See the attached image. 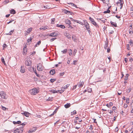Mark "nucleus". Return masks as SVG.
I'll use <instances>...</instances> for the list:
<instances>
[{"instance_id":"f257e3e1","label":"nucleus","mask_w":133,"mask_h":133,"mask_svg":"<svg viewBox=\"0 0 133 133\" xmlns=\"http://www.w3.org/2000/svg\"><path fill=\"white\" fill-rule=\"evenodd\" d=\"M83 25L85 27L86 29L88 30L89 33L90 32V29L89 24L86 21H84Z\"/></svg>"},{"instance_id":"f03ea898","label":"nucleus","mask_w":133,"mask_h":133,"mask_svg":"<svg viewBox=\"0 0 133 133\" xmlns=\"http://www.w3.org/2000/svg\"><path fill=\"white\" fill-rule=\"evenodd\" d=\"M37 68L38 70L39 71H42L44 67L41 63L37 64Z\"/></svg>"},{"instance_id":"7ed1b4c3","label":"nucleus","mask_w":133,"mask_h":133,"mask_svg":"<svg viewBox=\"0 0 133 133\" xmlns=\"http://www.w3.org/2000/svg\"><path fill=\"white\" fill-rule=\"evenodd\" d=\"M29 92L31 95H35L38 93V91L36 88H34L29 90Z\"/></svg>"},{"instance_id":"20e7f679","label":"nucleus","mask_w":133,"mask_h":133,"mask_svg":"<svg viewBox=\"0 0 133 133\" xmlns=\"http://www.w3.org/2000/svg\"><path fill=\"white\" fill-rule=\"evenodd\" d=\"M25 63L27 66H31L32 65L31 61L30 60V58H28L26 59Z\"/></svg>"},{"instance_id":"39448f33","label":"nucleus","mask_w":133,"mask_h":133,"mask_svg":"<svg viewBox=\"0 0 133 133\" xmlns=\"http://www.w3.org/2000/svg\"><path fill=\"white\" fill-rule=\"evenodd\" d=\"M0 95L2 98L6 99V95L5 93L3 91H1L0 92Z\"/></svg>"},{"instance_id":"423d86ee","label":"nucleus","mask_w":133,"mask_h":133,"mask_svg":"<svg viewBox=\"0 0 133 133\" xmlns=\"http://www.w3.org/2000/svg\"><path fill=\"white\" fill-rule=\"evenodd\" d=\"M48 35L51 37H56L59 34L57 32H54L51 33Z\"/></svg>"},{"instance_id":"0eeeda50","label":"nucleus","mask_w":133,"mask_h":133,"mask_svg":"<svg viewBox=\"0 0 133 133\" xmlns=\"http://www.w3.org/2000/svg\"><path fill=\"white\" fill-rule=\"evenodd\" d=\"M89 19L93 24L96 27L97 26V25L93 19L90 17L89 18Z\"/></svg>"},{"instance_id":"6e6552de","label":"nucleus","mask_w":133,"mask_h":133,"mask_svg":"<svg viewBox=\"0 0 133 133\" xmlns=\"http://www.w3.org/2000/svg\"><path fill=\"white\" fill-rule=\"evenodd\" d=\"M21 114L26 117H28L29 116V115L30 114L28 112H24L22 113Z\"/></svg>"},{"instance_id":"1a4fd4ad","label":"nucleus","mask_w":133,"mask_h":133,"mask_svg":"<svg viewBox=\"0 0 133 133\" xmlns=\"http://www.w3.org/2000/svg\"><path fill=\"white\" fill-rule=\"evenodd\" d=\"M117 4H120L121 6V7H120V9H121L122 8L123 6V2H122L121 0H120L119 2H117Z\"/></svg>"},{"instance_id":"9d476101","label":"nucleus","mask_w":133,"mask_h":133,"mask_svg":"<svg viewBox=\"0 0 133 133\" xmlns=\"http://www.w3.org/2000/svg\"><path fill=\"white\" fill-rule=\"evenodd\" d=\"M65 36L68 39H70L71 38V35L69 34L65 33Z\"/></svg>"},{"instance_id":"9b49d317","label":"nucleus","mask_w":133,"mask_h":133,"mask_svg":"<svg viewBox=\"0 0 133 133\" xmlns=\"http://www.w3.org/2000/svg\"><path fill=\"white\" fill-rule=\"evenodd\" d=\"M27 51V50L26 49V47L25 46L24 47L23 49V54H25L26 53V52Z\"/></svg>"},{"instance_id":"f8f14e48","label":"nucleus","mask_w":133,"mask_h":133,"mask_svg":"<svg viewBox=\"0 0 133 133\" xmlns=\"http://www.w3.org/2000/svg\"><path fill=\"white\" fill-rule=\"evenodd\" d=\"M56 26L58 27H59L63 29H64L65 28V26L63 25H60L58 24H57Z\"/></svg>"},{"instance_id":"ddd939ff","label":"nucleus","mask_w":133,"mask_h":133,"mask_svg":"<svg viewBox=\"0 0 133 133\" xmlns=\"http://www.w3.org/2000/svg\"><path fill=\"white\" fill-rule=\"evenodd\" d=\"M71 104L70 103H67L64 105V107L66 108H68L70 106Z\"/></svg>"},{"instance_id":"4468645a","label":"nucleus","mask_w":133,"mask_h":133,"mask_svg":"<svg viewBox=\"0 0 133 133\" xmlns=\"http://www.w3.org/2000/svg\"><path fill=\"white\" fill-rule=\"evenodd\" d=\"M20 71L22 73H24L25 72V70L24 69V67H23L22 66H21Z\"/></svg>"},{"instance_id":"2eb2a0df","label":"nucleus","mask_w":133,"mask_h":133,"mask_svg":"<svg viewBox=\"0 0 133 133\" xmlns=\"http://www.w3.org/2000/svg\"><path fill=\"white\" fill-rule=\"evenodd\" d=\"M10 13L11 14H14L16 13V11L14 9H12L10 10Z\"/></svg>"},{"instance_id":"dca6fc26","label":"nucleus","mask_w":133,"mask_h":133,"mask_svg":"<svg viewBox=\"0 0 133 133\" xmlns=\"http://www.w3.org/2000/svg\"><path fill=\"white\" fill-rule=\"evenodd\" d=\"M68 53H69V55L70 56H71L72 55V50L71 49H69L68 50Z\"/></svg>"},{"instance_id":"f3484780","label":"nucleus","mask_w":133,"mask_h":133,"mask_svg":"<svg viewBox=\"0 0 133 133\" xmlns=\"http://www.w3.org/2000/svg\"><path fill=\"white\" fill-rule=\"evenodd\" d=\"M110 23L112 25L114 26H117V24L116 23H114L112 21H111Z\"/></svg>"},{"instance_id":"a211bd4d","label":"nucleus","mask_w":133,"mask_h":133,"mask_svg":"<svg viewBox=\"0 0 133 133\" xmlns=\"http://www.w3.org/2000/svg\"><path fill=\"white\" fill-rule=\"evenodd\" d=\"M50 73L51 74L53 75L55 73V70L54 69L51 70L50 71Z\"/></svg>"},{"instance_id":"6ab92c4d","label":"nucleus","mask_w":133,"mask_h":133,"mask_svg":"<svg viewBox=\"0 0 133 133\" xmlns=\"http://www.w3.org/2000/svg\"><path fill=\"white\" fill-rule=\"evenodd\" d=\"M113 105V103L112 102H110L109 104H107L106 105V106L108 108H110L111 106Z\"/></svg>"},{"instance_id":"aec40b11","label":"nucleus","mask_w":133,"mask_h":133,"mask_svg":"<svg viewBox=\"0 0 133 133\" xmlns=\"http://www.w3.org/2000/svg\"><path fill=\"white\" fill-rule=\"evenodd\" d=\"M32 29V28H28L26 31V32L28 34L31 31Z\"/></svg>"},{"instance_id":"412c9836","label":"nucleus","mask_w":133,"mask_h":133,"mask_svg":"<svg viewBox=\"0 0 133 133\" xmlns=\"http://www.w3.org/2000/svg\"><path fill=\"white\" fill-rule=\"evenodd\" d=\"M84 84V83L83 82H80L78 85L79 87H82Z\"/></svg>"},{"instance_id":"4be33fe9","label":"nucleus","mask_w":133,"mask_h":133,"mask_svg":"<svg viewBox=\"0 0 133 133\" xmlns=\"http://www.w3.org/2000/svg\"><path fill=\"white\" fill-rule=\"evenodd\" d=\"M21 123V122L20 121H18L17 122L13 121V123L14 124H19Z\"/></svg>"},{"instance_id":"5701e85b","label":"nucleus","mask_w":133,"mask_h":133,"mask_svg":"<svg viewBox=\"0 0 133 133\" xmlns=\"http://www.w3.org/2000/svg\"><path fill=\"white\" fill-rule=\"evenodd\" d=\"M36 129V128L34 127L33 128L31 129L30 130L31 131V132H32L35 131Z\"/></svg>"},{"instance_id":"b1692460","label":"nucleus","mask_w":133,"mask_h":133,"mask_svg":"<svg viewBox=\"0 0 133 133\" xmlns=\"http://www.w3.org/2000/svg\"><path fill=\"white\" fill-rule=\"evenodd\" d=\"M19 129L18 128L16 129L14 131V133H19Z\"/></svg>"},{"instance_id":"393cba45","label":"nucleus","mask_w":133,"mask_h":133,"mask_svg":"<svg viewBox=\"0 0 133 133\" xmlns=\"http://www.w3.org/2000/svg\"><path fill=\"white\" fill-rule=\"evenodd\" d=\"M28 70L31 72H32L33 71H34V68L33 67H31L30 68H29Z\"/></svg>"},{"instance_id":"a878e982","label":"nucleus","mask_w":133,"mask_h":133,"mask_svg":"<svg viewBox=\"0 0 133 133\" xmlns=\"http://www.w3.org/2000/svg\"><path fill=\"white\" fill-rule=\"evenodd\" d=\"M65 22L66 24L69 25H70L71 24V21L70 20H66Z\"/></svg>"},{"instance_id":"bb28decb","label":"nucleus","mask_w":133,"mask_h":133,"mask_svg":"<svg viewBox=\"0 0 133 133\" xmlns=\"http://www.w3.org/2000/svg\"><path fill=\"white\" fill-rule=\"evenodd\" d=\"M14 30H12L10 31V32L6 34L7 35H11L12 33L13 32Z\"/></svg>"},{"instance_id":"cd10ccee","label":"nucleus","mask_w":133,"mask_h":133,"mask_svg":"<svg viewBox=\"0 0 133 133\" xmlns=\"http://www.w3.org/2000/svg\"><path fill=\"white\" fill-rule=\"evenodd\" d=\"M67 51V49H65L61 51V52L63 53V54H66V53Z\"/></svg>"},{"instance_id":"c85d7f7f","label":"nucleus","mask_w":133,"mask_h":133,"mask_svg":"<svg viewBox=\"0 0 133 133\" xmlns=\"http://www.w3.org/2000/svg\"><path fill=\"white\" fill-rule=\"evenodd\" d=\"M64 12L66 14H69L70 13H71V12L65 9L64 10Z\"/></svg>"},{"instance_id":"c756f323","label":"nucleus","mask_w":133,"mask_h":133,"mask_svg":"<svg viewBox=\"0 0 133 133\" xmlns=\"http://www.w3.org/2000/svg\"><path fill=\"white\" fill-rule=\"evenodd\" d=\"M1 61L3 64H4L5 65V63L4 61V59L3 57H2L1 58Z\"/></svg>"},{"instance_id":"7c9ffc66","label":"nucleus","mask_w":133,"mask_h":133,"mask_svg":"<svg viewBox=\"0 0 133 133\" xmlns=\"http://www.w3.org/2000/svg\"><path fill=\"white\" fill-rule=\"evenodd\" d=\"M64 91V90H63L62 92L61 90H57V91L56 90L55 92H56V93H61L62 92H63Z\"/></svg>"},{"instance_id":"2f4dec72","label":"nucleus","mask_w":133,"mask_h":133,"mask_svg":"<svg viewBox=\"0 0 133 133\" xmlns=\"http://www.w3.org/2000/svg\"><path fill=\"white\" fill-rule=\"evenodd\" d=\"M47 29V28H46V27L45 26H42L41 28H40L39 29L41 30L42 29H43V30H44Z\"/></svg>"},{"instance_id":"473e14b6","label":"nucleus","mask_w":133,"mask_h":133,"mask_svg":"<svg viewBox=\"0 0 133 133\" xmlns=\"http://www.w3.org/2000/svg\"><path fill=\"white\" fill-rule=\"evenodd\" d=\"M55 91H56L55 90H54V89L51 90L49 91L50 92H52V93H53V94L56 93Z\"/></svg>"},{"instance_id":"72a5a7b5","label":"nucleus","mask_w":133,"mask_h":133,"mask_svg":"<svg viewBox=\"0 0 133 133\" xmlns=\"http://www.w3.org/2000/svg\"><path fill=\"white\" fill-rule=\"evenodd\" d=\"M77 50L76 49H74L73 52V55L74 56H75L77 52Z\"/></svg>"},{"instance_id":"f704fd0d","label":"nucleus","mask_w":133,"mask_h":133,"mask_svg":"<svg viewBox=\"0 0 133 133\" xmlns=\"http://www.w3.org/2000/svg\"><path fill=\"white\" fill-rule=\"evenodd\" d=\"M53 98L52 97H49V98L47 99V101H52L53 100Z\"/></svg>"},{"instance_id":"c9c22d12","label":"nucleus","mask_w":133,"mask_h":133,"mask_svg":"<svg viewBox=\"0 0 133 133\" xmlns=\"http://www.w3.org/2000/svg\"><path fill=\"white\" fill-rule=\"evenodd\" d=\"M3 49H4L5 48H6L7 47V46L5 44H4L3 45Z\"/></svg>"},{"instance_id":"e433bc0d","label":"nucleus","mask_w":133,"mask_h":133,"mask_svg":"<svg viewBox=\"0 0 133 133\" xmlns=\"http://www.w3.org/2000/svg\"><path fill=\"white\" fill-rule=\"evenodd\" d=\"M110 10L109 9H108L107 10V11H104V12L103 13H104V14L108 13H110Z\"/></svg>"},{"instance_id":"4c0bfd02","label":"nucleus","mask_w":133,"mask_h":133,"mask_svg":"<svg viewBox=\"0 0 133 133\" xmlns=\"http://www.w3.org/2000/svg\"><path fill=\"white\" fill-rule=\"evenodd\" d=\"M70 84H67L64 87V90H65V89H66L68 87H69L70 85Z\"/></svg>"},{"instance_id":"58836bf2","label":"nucleus","mask_w":133,"mask_h":133,"mask_svg":"<svg viewBox=\"0 0 133 133\" xmlns=\"http://www.w3.org/2000/svg\"><path fill=\"white\" fill-rule=\"evenodd\" d=\"M71 115H72L75 114H76V111L75 110L73 111V112H71Z\"/></svg>"},{"instance_id":"ea45409f","label":"nucleus","mask_w":133,"mask_h":133,"mask_svg":"<svg viewBox=\"0 0 133 133\" xmlns=\"http://www.w3.org/2000/svg\"><path fill=\"white\" fill-rule=\"evenodd\" d=\"M26 123L25 122H24V123H22V124L21 125H22V126L21 127L22 128H23V127L25 125H26Z\"/></svg>"},{"instance_id":"a19ab883","label":"nucleus","mask_w":133,"mask_h":133,"mask_svg":"<svg viewBox=\"0 0 133 133\" xmlns=\"http://www.w3.org/2000/svg\"><path fill=\"white\" fill-rule=\"evenodd\" d=\"M108 43H106L105 45L104 48L105 49H107V48L108 47Z\"/></svg>"},{"instance_id":"79ce46f5","label":"nucleus","mask_w":133,"mask_h":133,"mask_svg":"<svg viewBox=\"0 0 133 133\" xmlns=\"http://www.w3.org/2000/svg\"><path fill=\"white\" fill-rule=\"evenodd\" d=\"M72 39L74 41H76V36H73L72 37Z\"/></svg>"},{"instance_id":"37998d69","label":"nucleus","mask_w":133,"mask_h":133,"mask_svg":"<svg viewBox=\"0 0 133 133\" xmlns=\"http://www.w3.org/2000/svg\"><path fill=\"white\" fill-rule=\"evenodd\" d=\"M41 43V41H39L38 42H37V44H36V45L35 46V47H37V46H38V45H39Z\"/></svg>"},{"instance_id":"c03bdc74","label":"nucleus","mask_w":133,"mask_h":133,"mask_svg":"<svg viewBox=\"0 0 133 133\" xmlns=\"http://www.w3.org/2000/svg\"><path fill=\"white\" fill-rule=\"evenodd\" d=\"M57 38H53L50 39V41L51 42H52L54 41Z\"/></svg>"},{"instance_id":"a18cd8bd","label":"nucleus","mask_w":133,"mask_h":133,"mask_svg":"<svg viewBox=\"0 0 133 133\" xmlns=\"http://www.w3.org/2000/svg\"><path fill=\"white\" fill-rule=\"evenodd\" d=\"M56 79H54L51 78L50 80V81L51 83H52L54 82L55 81H56Z\"/></svg>"},{"instance_id":"49530a36","label":"nucleus","mask_w":133,"mask_h":133,"mask_svg":"<svg viewBox=\"0 0 133 133\" xmlns=\"http://www.w3.org/2000/svg\"><path fill=\"white\" fill-rule=\"evenodd\" d=\"M70 3L71 4L72 6H74L77 8V7L76 5H75L74 4L72 3Z\"/></svg>"},{"instance_id":"de8ad7c7","label":"nucleus","mask_w":133,"mask_h":133,"mask_svg":"<svg viewBox=\"0 0 133 133\" xmlns=\"http://www.w3.org/2000/svg\"><path fill=\"white\" fill-rule=\"evenodd\" d=\"M64 74H65V73L64 72H62V73H61L59 74V76H62L64 75Z\"/></svg>"},{"instance_id":"09e8293b","label":"nucleus","mask_w":133,"mask_h":133,"mask_svg":"<svg viewBox=\"0 0 133 133\" xmlns=\"http://www.w3.org/2000/svg\"><path fill=\"white\" fill-rule=\"evenodd\" d=\"M131 88H129L127 90V92L128 93H129L131 91Z\"/></svg>"},{"instance_id":"8fccbe9b","label":"nucleus","mask_w":133,"mask_h":133,"mask_svg":"<svg viewBox=\"0 0 133 133\" xmlns=\"http://www.w3.org/2000/svg\"><path fill=\"white\" fill-rule=\"evenodd\" d=\"M129 98H127L126 100V102L127 103L129 104Z\"/></svg>"},{"instance_id":"3c124183","label":"nucleus","mask_w":133,"mask_h":133,"mask_svg":"<svg viewBox=\"0 0 133 133\" xmlns=\"http://www.w3.org/2000/svg\"><path fill=\"white\" fill-rule=\"evenodd\" d=\"M106 49H107V52L109 53L110 52V50L109 48L108 47V48H107Z\"/></svg>"},{"instance_id":"603ef678","label":"nucleus","mask_w":133,"mask_h":133,"mask_svg":"<svg viewBox=\"0 0 133 133\" xmlns=\"http://www.w3.org/2000/svg\"><path fill=\"white\" fill-rule=\"evenodd\" d=\"M2 109L3 110H6V108L3 107V106H1Z\"/></svg>"},{"instance_id":"864d4df0","label":"nucleus","mask_w":133,"mask_h":133,"mask_svg":"<svg viewBox=\"0 0 133 133\" xmlns=\"http://www.w3.org/2000/svg\"><path fill=\"white\" fill-rule=\"evenodd\" d=\"M9 2V1L8 0H6L4 2V3H8Z\"/></svg>"},{"instance_id":"5fc2aeb1","label":"nucleus","mask_w":133,"mask_h":133,"mask_svg":"<svg viewBox=\"0 0 133 133\" xmlns=\"http://www.w3.org/2000/svg\"><path fill=\"white\" fill-rule=\"evenodd\" d=\"M55 18H52V21L51 23L52 24H53L54 23V21H55Z\"/></svg>"},{"instance_id":"6e6d98bb","label":"nucleus","mask_w":133,"mask_h":133,"mask_svg":"<svg viewBox=\"0 0 133 133\" xmlns=\"http://www.w3.org/2000/svg\"><path fill=\"white\" fill-rule=\"evenodd\" d=\"M128 107V105L127 104H124V107L125 108H126Z\"/></svg>"},{"instance_id":"4d7b16f0","label":"nucleus","mask_w":133,"mask_h":133,"mask_svg":"<svg viewBox=\"0 0 133 133\" xmlns=\"http://www.w3.org/2000/svg\"><path fill=\"white\" fill-rule=\"evenodd\" d=\"M129 43L130 44V45L131 46L132 44V41H130V42H129Z\"/></svg>"},{"instance_id":"13d9d810","label":"nucleus","mask_w":133,"mask_h":133,"mask_svg":"<svg viewBox=\"0 0 133 133\" xmlns=\"http://www.w3.org/2000/svg\"><path fill=\"white\" fill-rule=\"evenodd\" d=\"M70 19L72 21L75 22V20L73 19L72 18H70Z\"/></svg>"},{"instance_id":"bf43d9fd","label":"nucleus","mask_w":133,"mask_h":133,"mask_svg":"<svg viewBox=\"0 0 133 133\" xmlns=\"http://www.w3.org/2000/svg\"><path fill=\"white\" fill-rule=\"evenodd\" d=\"M127 49L128 50H129V44H127Z\"/></svg>"},{"instance_id":"052dcab7","label":"nucleus","mask_w":133,"mask_h":133,"mask_svg":"<svg viewBox=\"0 0 133 133\" xmlns=\"http://www.w3.org/2000/svg\"><path fill=\"white\" fill-rule=\"evenodd\" d=\"M77 61H76V60H74L73 61V64L74 65H75L76 64L75 63Z\"/></svg>"},{"instance_id":"680f3d73","label":"nucleus","mask_w":133,"mask_h":133,"mask_svg":"<svg viewBox=\"0 0 133 133\" xmlns=\"http://www.w3.org/2000/svg\"><path fill=\"white\" fill-rule=\"evenodd\" d=\"M128 60V59L127 58H124V61L125 63H127V62Z\"/></svg>"},{"instance_id":"e2e57ef3","label":"nucleus","mask_w":133,"mask_h":133,"mask_svg":"<svg viewBox=\"0 0 133 133\" xmlns=\"http://www.w3.org/2000/svg\"><path fill=\"white\" fill-rule=\"evenodd\" d=\"M116 109V107H112V109L113 110H115Z\"/></svg>"},{"instance_id":"0e129e2a","label":"nucleus","mask_w":133,"mask_h":133,"mask_svg":"<svg viewBox=\"0 0 133 133\" xmlns=\"http://www.w3.org/2000/svg\"><path fill=\"white\" fill-rule=\"evenodd\" d=\"M93 128H92V125H91L90 126V128H89V129L90 130H92V129Z\"/></svg>"},{"instance_id":"69168bd1","label":"nucleus","mask_w":133,"mask_h":133,"mask_svg":"<svg viewBox=\"0 0 133 133\" xmlns=\"http://www.w3.org/2000/svg\"><path fill=\"white\" fill-rule=\"evenodd\" d=\"M68 28L70 29H72L73 28V27L69 25V26L68 27Z\"/></svg>"},{"instance_id":"338daca9","label":"nucleus","mask_w":133,"mask_h":133,"mask_svg":"<svg viewBox=\"0 0 133 133\" xmlns=\"http://www.w3.org/2000/svg\"><path fill=\"white\" fill-rule=\"evenodd\" d=\"M125 78L124 79V80L125 81L127 80L128 79V77H127L128 76H127V77L125 76Z\"/></svg>"},{"instance_id":"774afa93","label":"nucleus","mask_w":133,"mask_h":133,"mask_svg":"<svg viewBox=\"0 0 133 133\" xmlns=\"http://www.w3.org/2000/svg\"><path fill=\"white\" fill-rule=\"evenodd\" d=\"M77 85H75L73 87V89H75L77 87Z\"/></svg>"}]
</instances>
